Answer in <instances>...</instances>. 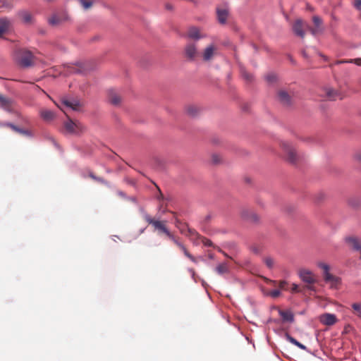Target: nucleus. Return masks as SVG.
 Instances as JSON below:
<instances>
[{
  "instance_id": "obj_1",
  "label": "nucleus",
  "mask_w": 361,
  "mask_h": 361,
  "mask_svg": "<svg viewBox=\"0 0 361 361\" xmlns=\"http://www.w3.org/2000/svg\"><path fill=\"white\" fill-rule=\"evenodd\" d=\"M144 219L149 224H151L154 226V229L158 231L159 233H164L176 245H177L180 250L183 251L185 257L190 259L192 262L196 263L197 260L195 257H193L187 250L185 246L181 243L178 238L175 236L168 229L166 221H159L153 219L148 214H145L143 216Z\"/></svg>"
},
{
  "instance_id": "obj_2",
  "label": "nucleus",
  "mask_w": 361,
  "mask_h": 361,
  "mask_svg": "<svg viewBox=\"0 0 361 361\" xmlns=\"http://www.w3.org/2000/svg\"><path fill=\"white\" fill-rule=\"evenodd\" d=\"M17 63L22 67H29L33 64L34 56L30 51L18 49L15 54Z\"/></svg>"
},
{
  "instance_id": "obj_3",
  "label": "nucleus",
  "mask_w": 361,
  "mask_h": 361,
  "mask_svg": "<svg viewBox=\"0 0 361 361\" xmlns=\"http://www.w3.org/2000/svg\"><path fill=\"white\" fill-rule=\"evenodd\" d=\"M300 279L307 283L305 288L310 290H315L314 283L317 281L315 275L309 269H301L298 271Z\"/></svg>"
},
{
  "instance_id": "obj_4",
  "label": "nucleus",
  "mask_w": 361,
  "mask_h": 361,
  "mask_svg": "<svg viewBox=\"0 0 361 361\" xmlns=\"http://www.w3.org/2000/svg\"><path fill=\"white\" fill-rule=\"evenodd\" d=\"M219 54V47L214 44H209L202 51V60L205 62L211 61Z\"/></svg>"
},
{
  "instance_id": "obj_5",
  "label": "nucleus",
  "mask_w": 361,
  "mask_h": 361,
  "mask_svg": "<svg viewBox=\"0 0 361 361\" xmlns=\"http://www.w3.org/2000/svg\"><path fill=\"white\" fill-rule=\"evenodd\" d=\"M281 147L285 153L287 161L290 163L295 164L298 160V155L293 146L289 142H283L281 143Z\"/></svg>"
},
{
  "instance_id": "obj_6",
  "label": "nucleus",
  "mask_w": 361,
  "mask_h": 361,
  "mask_svg": "<svg viewBox=\"0 0 361 361\" xmlns=\"http://www.w3.org/2000/svg\"><path fill=\"white\" fill-rule=\"evenodd\" d=\"M199 55L197 46L195 43L189 42L184 48V56L189 61H195Z\"/></svg>"
},
{
  "instance_id": "obj_7",
  "label": "nucleus",
  "mask_w": 361,
  "mask_h": 361,
  "mask_svg": "<svg viewBox=\"0 0 361 361\" xmlns=\"http://www.w3.org/2000/svg\"><path fill=\"white\" fill-rule=\"evenodd\" d=\"M277 99L284 106H289L293 104V94L285 90H279L277 92Z\"/></svg>"
},
{
  "instance_id": "obj_8",
  "label": "nucleus",
  "mask_w": 361,
  "mask_h": 361,
  "mask_svg": "<svg viewBox=\"0 0 361 361\" xmlns=\"http://www.w3.org/2000/svg\"><path fill=\"white\" fill-rule=\"evenodd\" d=\"M66 130L73 134H78L84 130V126L79 122H74L72 120H69L65 123Z\"/></svg>"
},
{
  "instance_id": "obj_9",
  "label": "nucleus",
  "mask_w": 361,
  "mask_h": 361,
  "mask_svg": "<svg viewBox=\"0 0 361 361\" xmlns=\"http://www.w3.org/2000/svg\"><path fill=\"white\" fill-rule=\"evenodd\" d=\"M187 37L193 40H199L202 38L206 37V35L202 33L200 28L197 27H191L188 30Z\"/></svg>"
},
{
  "instance_id": "obj_10",
  "label": "nucleus",
  "mask_w": 361,
  "mask_h": 361,
  "mask_svg": "<svg viewBox=\"0 0 361 361\" xmlns=\"http://www.w3.org/2000/svg\"><path fill=\"white\" fill-rule=\"evenodd\" d=\"M320 322L326 326H332L338 321L336 317L334 314L325 313L320 316Z\"/></svg>"
},
{
  "instance_id": "obj_11",
  "label": "nucleus",
  "mask_w": 361,
  "mask_h": 361,
  "mask_svg": "<svg viewBox=\"0 0 361 361\" xmlns=\"http://www.w3.org/2000/svg\"><path fill=\"white\" fill-rule=\"evenodd\" d=\"M0 104L1 106L6 111L11 112L15 109L14 102L7 97H4L0 94Z\"/></svg>"
},
{
  "instance_id": "obj_12",
  "label": "nucleus",
  "mask_w": 361,
  "mask_h": 361,
  "mask_svg": "<svg viewBox=\"0 0 361 361\" xmlns=\"http://www.w3.org/2000/svg\"><path fill=\"white\" fill-rule=\"evenodd\" d=\"M13 23V20L8 18H0V37L12 28Z\"/></svg>"
},
{
  "instance_id": "obj_13",
  "label": "nucleus",
  "mask_w": 361,
  "mask_h": 361,
  "mask_svg": "<svg viewBox=\"0 0 361 361\" xmlns=\"http://www.w3.org/2000/svg\"><path fill=\"white\" fill-rule=\"evenodd\" d=\"M242 217L252 223H257L259 221V216L253 211L244 209L241 212Z\"/></svg>"
},
{
  "instance_id": "obj_14",
  "label": "nucleus",
  "mask_w": 361,
  "mask_h": 361,
  "mask_svg": "<svg viewBox=\"0 0 361 361\" xmlns=\"http://www.w3.org/2000/svg\"><path fill=\"white\" fill-rule=\"evenodd\" d=\"M345 242L355 250H361V240L356 236H348Z\"/></svg>"
},
{
  "instance_id": "obj_15",
  "label": "nucleus",
  "mask_w": 361,
  "mask_h": 361,
  "mask_svg": "<svg viewBox=\"0 0 361 361\" xmlns=\"http://www.w3.org/2000/svg\"><path fill=\"white\" fill-rule=\"evenodd\" d=\"M305 25H305L304 22L302 20L298 19L295 20L293 25V30L294 33L300 36V37L304 38L305 32L303 30V28Z\"/></svg>"
},
{
  "instance_id": "obj_16",
  "label": "nucleus",
  "mask_w": 361,
  "mask_h": 361,
  "mask_svg": "<svg viewBox=\"0 0 361 361\" xmlns=\"http://www.w3.org/2000/svg\"><path fill=\"white\" fill-rule=\"evenodd\" d=\"M108 97L111 104L114 106L120 105L121 102V97L116 90H110L108 92Z\"/></svg>"
},
{
  "instance_id": "obj_17",
  "label": "nucleus",
  "mask_w": 361,
  "mask_h": 361,
  "mask_svg": "<svg viewBox=\"0 0 361 361\" xmlns=\"http://www.w3.org/2000/svg\"><path fill=\"white\" fill-rule=\"evenodd\" d=\"M324 279L326 283H329L331 287L336 288L339 283V279L329 272L323 273Z\"/></svg>"
},
{
  "instance_id": "obj_18",
  "label": "nucleus",
  "mask_w": 361,
  "mask_h": 361,
  "mask_svg": "<svg viewBox=\"0 0 361 361\" xmlns=\"http://www.w3.org/2000/svg\"><path fill=\"white\" fill-rule=\"evenodd\" d=\"M216 14L218 21L221 24H224L228 15V10L226 8H217Z\"/></svg>"
},
{
  "instance_id": "obj_19",
  "label": "nucleus",
  "mask_w": 361,
  "mask_h": 361,
  "mask_svg": "<svg viewBox=\"0 0 361 361\" xmlns=\"http://www.w3.org/2000/svg\"><path fill=\"white\" fill-rule=\"evenodd\" d=\"M67 18H68L65 14L62 16L54 14L49 18L48 21L49 23L51 25H57L61 23L62 22L66 20Z\"/></svg>"
},
{
  "instance_id": "obj_20",
  "label": "nucleus",
  "mask_w": 361,
  "mask_h": 361,
  "mask_svg": "<svg viewBox=\"0 0 361 361\" xmlns=\"http://www.w3.org/2000/svg\"><path fill=\"white\" fill-rule=\"evenodd\" d=\"M18 16L25 24H30V23H32V16L29 11H21L18 12Z\"/></svg>"
},
{
  "instance_id": "obj_21",
  "label": "nucleus",
  "mask_w": 361,
  "mask_h": 361,
  "mask_svg": "<svg viewBox=\"0 0 361 361\" xmlns=\"http://www.w3.org/2000/svg\"><path fill=\"white\" fill-rule=\"evenodd\" d=\"M63 104L74 111H78L80 108V103L75 99H64Z\"/></svg>"
},
{
  "instance_id": "obj_22",
  "label": "nucleus",
  "mask_w": 361,
  "mask_h": 361,
  "mask_svg": "<svg viewBox=\"0 0 361 361\" xmlns=\"http://www.w3.org/2000/svg\"><path fill=\"white\" fill-rule=\"evenodd\" d=\"M185 110L188 116L194 117L200 114L201 109L197 105L190 104L186 106Z\"/></svg>"
},
{
  "instance_id": "obj_23",
  "label": "nucleus",
  "mask_w": 361,
  "mask_h": 361,
  "mask_svg": "<svg viewBox=\"0 0 361 361\" xmlns=\"http://www.w3.org/2000/svg\"><path fill=\"white\" fill-rule=\"evenodd\" d=\"M187 227V233L186 235L192 241L197 242V240L200 239L201 235L193 228H189L188 226H185Z\"/></svg>"
},
{
  "instance_id": "obj_24",
  "label": "nucleus",
  "mask_w": 361,
  "mask_h": 361,
  "mask_svg": "<svg viewBox=\"0 0 361 361\" xmlns=\"http://www.w3.org/2000/svg\"><path fill=\"white\" fill-rule=\"evenodd\" d=\"M279 314L283 322H292L294 319L293 313L289 310H279Z\"/></svg>"
},
{
  "instance_id": "obj_25",
  "label": "nucleus",
  "mask_w": 361,
  "mask_h": 361,
  "mask_svg": "<svg viewBox=\"0 0 361 361\" xmlns=\"http://www.w3.org/2000/svg\"><path fill=\"white\" fill-rule=\"evenodd\" d=\"M40 116L46 121H50L53 120L55 116L54 112L49 109L41 110Z\"/></svg>"
},
{
  "instance_id": "obj_26",
  "label": "nucleus",
  "mask_w": 361,
  "mask_h": 361,
  "mask_svg": "<svg viewBox=\"0 0 361 361\" xmlns=\"http://www.w3.org/2000/svg\"><path fill=\"white\" fill-rule=\"evenodd\" d=\"M351 307L354 314L361 319V302L353 303Z\"/></svg>"
},
{
  "instance_id": "obj_27",
  "label": "nucleus",
  "mask_w": 361,
  "mask_h": 361,
  "mask_svg": "<svg viewBox=\"0 0 361 361\" xmlns=\"http://www.w3.org/2000/svg\"><path fill=\"white\" fill-rule=\"evenodd\" d=\"M216 271L219 274L227 273L228 271V265L226 263L220 264L216 267Z\"/></svg>"
},
{
  "instance_id": "obj_28",
  "label": "nucleus",
  "mask_w": 361,
  "mask_h": 361,
  "mask_svg": "<svg viewBox=\"0 0 361 361\" xmlns=\"http://www.w3.org/2000/svg\"><path fill=\"white\" fill-rule=\"evenodd\" d=\"M80 6L85 10L89 9L92 6L91 0H78Z\"/></svg>"
},
{
  "instance_id": "obj_29",
  "label": "nucleus",
  "mask_w": 361,
  "mask_h": 361,
  "mask_svg": "<svg viewBox=\"0 0 361 361\" xmlns=\"http://www.w3.org/2000/svg\"><path fill=\"white\" fill-rule=\"evenodd\" d=\"M305 27L314 36L322 32V27H316V26H315V27H310V26H309L307 25H306Z\"/></svg>"
},
{
  "instance_id": "obj_30",
  "label": "nucleus",
  "mask_w": 361,
  "mask_h": 361,
  "mask_svg": "<svg viewBox=\"0 0 361 361\" xmlns=\"http://www.w3.org/2000/svg\"><path fill=\"white\" fill-rule=\"evenodd\" d=\"M241 74L243 77L245 78V80H246L247 82L252 81L253 75L251 73H248L245 69H241Z\"/></svg>"
},
{
  "instance_id": "obj_31",
  "label": "nucleus",
  "mask_w": 361,
  "mask_h": 361,
  "mask_svg": "<svg viewBox=\"0 0 361 361\" xmlns=\"http://www.w3.org/2000/svg\"><path fill=\"white\" fill-rule=\"evenodd\" d=\"M264 262L265 263V264L267 265V267L269 269H272L274 267V260L273 258L270 257H266L264 259Z\"/></svg>"
},
{
  "instance_id": "obj_32",
  "label": "nucleus",
  "mask_w": 361,
  "mask_h": 361,
  "mask_svg": "<svg viewBox=\"0 0 361 361\" xmlns=\"http://www.w3.org/2000/svg\"><path fill=\"white\" fill-rule=\"evenodd\" d=\"M265 79L268 82L271 83L276 80V75L274 73H269L266 75Z\"/></svg>"
},
{
  "instance_id": "obj_33",
  "label": "nucleus",
  "mask_w": 361,
  "mask_h": 361,
  "mask_svg": "<svg viewBox=\"0 0 361 361\" xmlns=\"http://www.w3.org/2000/svg\"><path fill=\"white\" fill-rule=\"evenodd\" d=\"M317 266L321 268L323 271H324V273H326V272H329V267L328 264L324 263V262H318L317 263Z\"/></svg>"
},
{
  "instance_id": "obj_34",
  "label": "nucleus",
  "mask_w": 361,
  "mask_h": 361,
  "mask_svg": "<svg viewBox=\"0 0 361 361\" xmlns=\"http://www.w3.org/2000/svg\"><path fill=\"white\" fill-rule=\"evenodd\" d=\"M312 21L316 27H321L322 21V19L319 16H313Z\"/></svg>"
},
{
  "instance_id": "obj_35",
  "label": "nucleus",
  "mask_w": 361,
  "mask_h": 361,
  "mask_svg": "<svg viewBox=\"0 0 361 361\" xmlns=\"http://www.w3.org/2000/svg\"><path fill=\"white\" fill-rule=\"evenodd\" d=\"M179 221H176V226L180 229V231L183 234L187 233V227L185 226H188L187 224H183L181 226H178Z\"/></svg>"
},
{
  "instance_id": "obj_36",
  "label": "nucleus",
  "mask_w": 361,
  "mask_h": 361,
  "mask_svg": "<svg viewBox=\"0 0 361 361\" xmlns=\"http://www.w3.org/2000/svg\"><path fill=\"white\" fill-rule=\"evenodd\" d=\"M200 240H201V242H202V243L205 246H209V247H210V246H212V245H213L212 242L210 240H209V239H207V238H204V237L201 236Z\"/></svg>"
},
{
  "instance_id": "obj_37",
  "label": "nucleus",
  "mask_w": 361,
  "mask_h": 361,
  "mask_svg": "<svg viewBox=\"0 0 361 361\" xmlns=\"http://www.w3.org/2000/svg\"><path fill=\"white\" fill-rule=\"evenodd\" d=\"M288 286V282L286 281H280L279 282V287L280 289L286 290Z\"/></svg>"
},
{
  "instance_id": "obj_38",
  "label": "nucleus",
  "mask_w": 361,
  "mask_h": 361,
  "mask_svg": "<svg viewBox=\"0 0 361 361\" xmlns=\"http://www.w3.org/2000/svg\"><path fill=\"white\" fill-rule=\"evenodd\" d=\"M281 295L279 290H273L269 293V295L274 298H278Z\"/></svg>"
},
{
  "instance_id": "obj_39",
  "label": "nucleus",
  "mask_w": 361,
  "mask_h": 361,
  "mask_svg": "<svg viewBox=\"0 0 361 361\" xmlns=\"http://www.w3.org/2000/svg\"><path fill=\"white\" fill-rule=\"evenodd\" d=\"M4 126L11 128L13 130H14L16 132L20 131V128L12 123H7L4 124Z\"/></svg>"
},
{
  "instance_id": "obj_40",
  "label": "nucleus",
  "mask_w": 361,
  "mask_h": 361,
  "mask_svg": "<svg viewBox=\"0 0 361 361\" xmlns=\"http://www.w3.org/2000/svg\"><path fill=\"white\" fill-rule=\"evenodd\" d=\"M327 95L331 99H334L336 95V92L334 90H329L327 92Z\"/></svg>"
},
{
  "instance_id": "obj_41",
  "label": "nucleus",
  "mask_w": 361,
  "mask_h": 361,
  "mask_svg": "<svg viewBox=\"0 0 361 361\" xmlns=\"http://www.w3.org/2000/svg\"><path fill=\"white\" fill-rule=\"evenodd\" d=\"M90 176L92 179H94V180H97V181H98V182H100V183H106V182L103 178H99V177H96V176H95L94 175H93L92 173H90Z\"/></svg>"
},
{
  "instance_id": "obj_42",
  "label": "nucleus",
  "mask_w": 361,
  "mask_h": 361,
  "mask_svg": "<svg viewBox=\"0 0 361 361\" xmlns=\"http://www.w3.org/2000/svg\"><path fill=\"white\" fill-rule=\"evenodd\" d=\"M353 5L356 9L361 11V0H355Z\"/></svg>"
},
{
  "instance_id": "obj_43",
  "label": "nucleus",
  "mask_w": 361,
  "mask_h": 361,
  "mask_svg": "<svg viewBox=\"0 0 361 361\" xmlns=\"http://www.w3.org/2000/svg\"><path fill=\"white\" fill-rule=\"evenodd\" d=\"M301 289L299 288L297 284H292V288H291V292L292 293H299V292H301Z\"/></svg>"
},
{
  "instance_id": "obj_44",
  "label": "nucleus",
  "mask_w": 361,
  "mask_h": 361,
  "mask_svg": "<svg viewBox=\"0 0 361 361\" xmlns=\"http://www.w3.org/2000/svg\"><path fill=\"white\" fill-rule=\"evenodd\" d=\"M349 63H354L358 66H361V58H357L355 59H350Z\"/></svg>"
},
{
  "instance_id": "obj_45",
  "label": "nucleus",
  "mask_w": 361,
  "mask_h": 361,
  "mask_svg": "<svg viewBox=\"0 0 361 361\" xmlns=\"http://www.w3.org/2000/svg\"><path fill=\"white\" fill-rule=\"evenodd\" d=\"M288 340L293 345H295L298 341L292 336H288Z\"/></svg>"
},
{
  "instance_id": "obj_46",
  "label": "nucleus",
  "mask_w": 361,
  "mask_h": 361,
  "mask_svg": "<svg viewBox=\"0 0 361 361\" xmlns=\"http://www.w3.org/2000/svg\"><path fill=\"white\" fill-rule=\"evenodd\" d=\"M288 340L293 345H295L298 341L292 336H288Z\"/></svg>"
},
{
  "instance_id": "obj_47",
  "label": "nucleus",
  "mask_w": 361,
  "mask_h": 361,
  "mask_svg": "<svg viewBox=\"0 0 361 361\" xmlns=\"http://www.w3.org/2000/svg\"><path fill=\"white\" fill-rule=\"evenodd\" d=\"M296 345L297 347H298L299 348L302 349V350H306V346L304 345L303 344H302L300 342H297L296 344L295 345Z\"/></svg>"
},
{
  "instance_id": "obj_48",
  "label": "nucleus",
  "mask_w": 361,
  "mask_h": 361,
  "mask_svg": "<svg viewBox=\"0 0 361 361\" xmlns=\"http://www.w3.org/2000/svg\"><path fill=\"white\" fill-rule=\"evenodd\" d=\"M346 63H349V60H338L335 62V65Z\"/></svg>"
},
{
  "instance_id": "obj_49",
  "label": "nucleus",
  "mask_w": 361,
  "mask_h": 361,
  "mask_svg": "<svg viewBox=\"0 0 361 361\" xmlns=\"http://www.w3.org/2000/svg\"><path fill=\"white\" fill-rule=\"evenodd\" d=\"M212 159H213V161L214 163H218L220 160L219 157L218 155H213L212 156Z\"/></svg>"
},
{
  "instance_id": "obj_50",
  "label": "nucleus",
  "mask_w": 361,
  "mask_h": 361,
  "mask_svg": "<svg viewBox=\"0 0 361 361\" xmlns=\"http://www.w3.org/2000/svg\"><path fill=\"white\" fill-rule=\"evenodd\" d=\"M17 133H19L23 134V135H29L30 134L27 130H25L20 129V131H18Z\"/></svg>"
},
{
  "instance_id": "obj_51",
  "label": "nucleus",
  "mask_w": 361,
  "mask_h": 361,
  "mask_svg": "<svg viewBox=\"0 0 361 361\" xmlns=\"http://www.w3.org/2000/svg\"><path fill=\"white\" fill-rule=\"evenodd\" d=\"M17 133H19L23 134V135H29L30 134L27 130H25L20 129V131H18Z\"/></svg>"
},
{
  "instance_id": "obj_52",
  "label": "nucleus",
  "mask_w": 361,
  "mask_h": 361,
  "mask_svg": "<svg viewBox=\"0 0 361 361\" xmlns=\"http://www.w3.org/2000/svg\"><path fill=\"white\" fill-rule=\"evenodd\" d=\"M269 282L274 286H276L279 284L276 281L269 280Z\"/></svg>"
},
{
  "instance_id": "obj_53",
  "label": "nucleus",
  "mask_w": 361,
  "mask_h": 361,
  "mask_svg": "<svg viewBox=\"0 0 361 361\" xmlns=\"http://www.w3.org/2000/svg\"><path fill=\"white\" fill-rule=\"evenodd\" d=\"M358 159L361 161V153L358 155Z\"/></svg>"
}]
</instances>
